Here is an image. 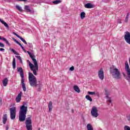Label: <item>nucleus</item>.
<instances>
[{"label":"nucleus","mask_w":130,"mask_h":130,"mask_svg":"<svg viewBox=\"0 0 130 130\" xmlns=\"http://www.w3.org/2000/svg\"><path fill=\"white\" fill-rule=\"evenodd\" d=\"M16 57H17L18 59H19V60H20L21 59H22V58L20 56H16Z\"/></svg>","instance_id":"obj_36"},{"label":"nucleus","mask_w":130,"mask_h":130,"mask_svg":"<svg viewBox=\"0 0 130 130\" xmlns=\"http://www.w3.org/2000/svg\"><path fill=\"white\" fill-rule=\"evenodd\" d=\"M0 22L4 25V26L6 28H9V25H8V23L7 22H5L4 20H2V19L0 18Z\"/></svg>","instance_id":"obj_19"},{"label":"nucleus","mask_w":130,"mask_h":130,"mask_svg":"<svg viewBox=\"0 0 130 130\" xmlns=\"http://www.w3.org/2000/svg\"><path fill=\"white\" fill-rule=\"evenodd\" d=\"M0 47H5V45L3 43L0 42Z\"/></svg>","instance_id":"obj_35"},{"label":"nucleus","mask_w":130,"mask_h":130,"mask_svg":"<svg viewBox=\"0 0 130 130\" xmlns=\"http://www.w3.org/2000/svg\"><path fill=\"white\" fill-rule=\"evenodd\" d=\"M112 77L115 80H120L121 79V74L117 68L113 67L110 70Z\"/></svg>","instance_id":"obj_4"},{"label":"nucleus","mask_w":130,"mask_h":130,"mask_svg":"<svg viewBox=\"0 0 130 130\" xmlns=\"http://www.w3.org/2000/svg\"><path fill=\"white\" fill-rule=\"evenodd\" d=\"M15 7H16L17 10H18L19 12H22V8L21 7H20L18 5H16Z\"/></svg>","instance_id":"obj_27"},{"label":"nucleus","mask_w":130,"mask_h":130,"mask_svg":"<svg viewBox=\"0 0 130 130\" xmlns=\"http://www.w3.org/2000/svg\"><path fill=\"white\" fill-rule=\"evenodd\" d=\"M85 8L86 9H92V8H94V6L91 3H87L85 5Z\"/></svg>","instance_id":"obj_17"},{"label":"nucleus","mask_w":130,"mask_h":130,"mask_svg":"<svg viewBox=\"0 0 130 130\" xmlns=\"http://www.w3.org/2000/svg\"><path fill=\"white\" fill-rule=\"evenodd\" d=\"M88 94L89 95H95V92L88 91Z\"/></svg>","instance_id":"obj_32"},{"label":"nucleus","mask_w":130,"mask_h":130,"mask_svg":"<svg viewBox=\"0 0 130 130\" xmlns=\"http://www.w3.org/2000/svg\"><path fill=\"white\" fill-rule=\"evenodd\" d=\"M98 76L102 81L104 80V71H103V69H101L99 71Z\"/></svg>","instance_id":"obj_11"},{"label":"nucleus","mask_w":130,"mask_h":130,"mask_svg":"<svg viewBox=\"0 0 130 130\" xmlns=\"http://www.w3.org/2000/svg\"><path fill=\"white\" fill-rule=\"evenodd\" d=\"M86 17V13L85 12H81L80 14V18L82 20L83 19H84V18Z\"/></svg>","instance_id":"obj_22"},{"label":"nucleus","mask_w":130,"mask_h":130,"mask_svg":"<svg viewBox=\"0 0 130 130\" xmlns=\"http://www.w3.org/2000/svg\"><path fill=\"white\" fill-rule=\"evenodd\" d=\"M12 66H13V68L14 69H16V58H13V59Z\"/></svg>","instance_id":"obj_23"},{"label":"nucleus","mask_w":130,"mask_h":130,"mask_svg":"<svg viewBox=\"0 0 130 130\" xmlns=\"http://www.w3.org/2000/svg\"><path fill=\"white\" fill-rule=\"evenodd\" d=\"M19 39H20V40H21V41H22V42H23L24 44H27V42H26V40H25L23 38H22V37H21Z\"/></svg>","instance_id":"obj_30"},{"label":"nucleus","mask_w":130,"mask_h":130,"mask_svg":"<svg viewBox=\"0 0 130 130\" xmlns=\"http://www.w3.org/2000/svg\"><path fill=\"white\" fill-rule=\"evenodd\" d=\"M86 99H87V100H88L89 101H90V102H92V98H90V95H87L85 96Z\"/></svg>","instance_id":"obj_26"},{"label":"nucleus","mask_w":130,"mask_h":130,"mask_svg":"<svg viewBox=\"0 0 130 130\" xmlns=\"http://www.w3.org/2000/svg\"><path fill=\"white\" fill-rule=\"evenodd\" d=\"M73 88L75 91L76 92H77V93H80V92H81V91L80 90V88H79V87L78 86L75 85Z\"/></svg>","instance_id":"obj_20"},{"label":"nucleus","mask_w":130,"mask_h":130,"mask_svg":"<svg viewBox=\"0 0 130 130\" xmlns=\"http://www.w3.org/2000/svg\"><path fill=\"white\" fill-rule=\"evenodd\" d=\"M125 70L127 72V75L128 76V81L130 82V69L129 65H128V62L126 61L125 62Z\"/></svg>","instance_id":"obj_9"},{"label":"nucleus","mask_w":130,"mask_h":130,"mask_svg":"<svg viewBox=\"0 0 130 130\" xmlns=\"http://www.w3.org/2000/svg\"><path fill=\"white\" fill-rule=\"evenodd\" d=\"M17 44H18V45H19V46H20V47L21 48H22V47H23V46L22 45V44H21V43H20V42H18V43H17Z\"/></svg>","instance_id":"obj_40"},{"label":"nucleus","mask_w":130,"mask_h":130,"mask_svg":"<svg viewBox=\"0 0 130 130\" xmlns=\"http://www.w3.org/2000/svg\"><path fill=\"white\" fill-rule=\"evenodd\" d=\"M28 110V107L25 106V105H22L20 108L19 112V120L21 122L26 120V114H27V111Z\"/></svg>","instance_id":"obj_3"},{"label":"nucleus","mask_w":130,"mask_h":130,"mask_svg":"<svg viewBox=\"0 0 130 130\" xmlns=\"http://www.w3.org/2000/svg\"><path fill=\"white\" fill-rule=\"evenodd\" d=\"M3 124H6V123H7V120H8V115L7 114H5L3 115Z\"/></svg>","instance_id":"obj_15"},{"label":"nucleus","mask_w":130,"mask_h":130,"mask_svg":"<svg viewBox=\"0 0 130 130\" xmlns=\"http://www.w3.org/2000/svg\"><path fill=\"white\" fill-rule=\"evenodd\" d=\"M105 94L106 95V97L107 99V103L109 105L112 102L111 98L108 97V95H109V93H108V91L106 90H105Z\"/></svg>","instance_id":"obj_13"},{"label":"nucleus","mask_w":130,"mask_h":130,"mask_svg":"<svg viewBox=\"0 0 130 130\" xmlns=\"http://www.w3.org/2000/svg\"><path fill=\"white\" fill-rule=\"evenodd\" d=\"M20 60V62H21V63H22L23 62L22 61V59H20V60Z\"/></svg>","instance_id":"obj_47"},{"label":"nucleus","mask_w":130,"mask_h":130,"mask_svg":"<svg viewBox=\"0 0 130 130\" xmlns=\"http://www.w3.org/2000/svg\"><path fill=\"white\" fill-rule=\"evenodd\" d=\"M17 44H18V45H19V46H20V47L21 48H22V47H23V46L22 45V44H21V43H20V42H18V43H17Z\"/></svg>","instance_id":"obj_39"},{"label":"nucleus","mask_w":130,"mask_h":130,"mask_svg":"<svg viewBox=\"0 0 130 130\" xmlns=\"http://www.w3.org/2000/svg\"><path fill=\"white\" fill-rule=\"evenodd\" d=\"M19 2H27L28 0H15Z\"/></svg>","instance_id":"obj_43"},{"label":"nucleus","mask_w":130,"mask_h":130,"mask_svg":"<svg viewBox=\"0 0 130 130\" xmlns=\"http://www.w3.org/2000/svg\"><path fill=\"white\" fill-rule=\"evenodd\" d=\"M27 53L29 55L30 57L31 58L34 64L31 63V62L29 61V60H27V62H28V66L30 67V71H32L34 75L35 76H37V71L39 70L38 68V63L37 62V60L34 57V56H32V54H31V52L29 51H27Z\"/></svg>","instance_id":"obj_1"},{"label":"nucleus","mask_w":130,"mask_h":130,"mask_svg":"<svg viewBox=\"0 0 130 130\" xmlns=\"http://www.w3.org/2000/svg\"><path fill=\"white\" fill-rule=\"evenodd\" d=\"M8 82H9V80H8V78H5L3 80L2 83H3V86H4V87H6V86L8 85Z\"/></svg>","instance_id":"obj_18"},{"label":"nucleus","mask_w":130,"mask_h":130,"mask_svg":"<svg viewBox=\"0 0 130 130\" xmlns=\"http://www.w3.org/2000/svg\"><path fill=\"white\" fill-rule=\"evenodd\" d=\"M125 41L128 44H130V33L128 31L125 32L124 35Z\"/></svg>","instance_id":"obj_10"},{"label":"nucleus","mask_w":130,"mask_h":130,"mask_svg":"<svg viewBox=\"0 0 130 130\" xmlns=\"http://www.w3.org/2000/svg\"><path fill=\"white\" fill-rule=\"evenodd\" d=\"M91 114L93 117H98L99 116V114H98V110L97 107L93 106L91 108Z\"/></svg>","instance_id":"obj_8"},{"label":"nucleus","mask_w":130,"mask_h":130,"mask_svg":"<svg viewBox=\"0 0 130 130\" xmlns=\"http://www.w3.org/2000/svg\"><path fill=\"white\" fill-rule=\"evenodd\" d=\"M6 130H8V129H9V128H10V126H9V125H6Z\"/></svg>","instance_id":"obj_44"},{"label":"nucleus","mask_w":130,"mask_h":130,"mask_svg":"<svg viewBox=\"0 0 130 130\" xmlns=\"http://www.w3.org/2000/svg\"><path fill=\"white\" fill-rule=\"evenodd\" d=\"M5 51V49L4 48H0V51Z\"/></svg>","instance_id":"obj_46"},{"label":"nucleus","mask_w":130,"mask_h":130,"mask_svg":"<svg viewBox=\"0 0 130 130\" xmlns=\"http://www.w3.org/2000/svg\"><path fill=\"white\" fill-rule=\"evenodd\" d=\"M17 44H18V45H19V46H20V47L21 48H22V47H23V46L22 45V44H21V43H20V42H18V43H17Z\"/></svg>","instance_id":"obj_41"},{"label":"nucleus","mask_w":130,"mask_h":130,"mask_svg":"<svg viewBox=\"0 0 130 130\" xmlns=\"http://www.w3.org/2000/svg\"><path fill=\"white\" fill-rule=\"evenodd\" d=\"M14 35H15V36H17L18 37V38H20L21 37V36H19L18 34L14 33Z\"/></svg>","instance_id":"obj_38"},{"label":"nucleus","mask_w":130,"mask_h":130,"mask_svg":"<svg viewBox=\"0 0 130 130\" xmlns=\"http://www.w3.org/2000/svg\"><path fill=\"white\" fill-rule=\"evenodd\" d=\"M9 49H10V50H11L12 52H13V53H14V54L18 55V53L17 52V51H16L15 50H14V49L10 48Z\"/></svg>","instance_id":"obj_29"},{"label":"nucleus","mask_w":130,"mask_h":130,"mask_svg":"<svg viewBox=\"0 0 130 130\" xmlns=\"http://www.w3.org/2000/svg\"><path fill=\"white\" fill-rule=\"evenodd\" d=\"M24 9L26 10V11L28 12L29 13L31 12V10L30 9V7H29V6L28 5H25L24 6Z\"/></svg>","instance_id":"obj_24"},{"label":"nucleus","mask_w":130,"mask_h":130,"mask_svg":"<svg viewBox=\"0 0 130 130\" xmlns=\"http://www.w3.org/2000/svg\"><path fill=\"white\" fill-rule=\"evenodd\" d=\"M21 100H22V92L21 91L16 96L15 101L17 103H19V102H21Z\"/></svg>","instance_id":"obj_12"},{"label":"nucleus","mask_w":130,"mask_h":130,"mask_svg":"<svg viewBox=\"0 0 130 130\" xmlns=\"http://www.w3.org/2000/svg\"><path fill=\"white\" fill-rule=\"evenodd\" d=\"M117 23L119 24H121V19H120V18H118L117 19Z\"/></svg>","instance_id":"obj_33"},{"label":"nucleus","mask_w":130,"mask_h":130,"mask_svg":"<svg viewBox=\"0 0 130 130\" xmlns=\"http://www.w3.org/2000/svg\"><path fill=\"white\" fill-rule=\"evenodd\" d=\"M73 112H74V109L72 110Z\"/></svg>","instance_id":"obj_49"},{"label":"nucleus","mask_w":130,"mask_h":130,"mask_svg":"<svg viewBox=\"0 0 130 130\" xmlns=\"http://www.w3.org/2000/svg\"><path fill=\"white\" fill-rule=\"evenodd\" d=\"M10 118L11 119L14 120L16 118V112L17 110H16V107H14L10 109Z\"/></svg>","instance_id":"obj_7"},{"label":"nucleus","mask_w":130,"mask_h":130,"mask_svg":"<svg viewBox=\"0 0 130 130\" xmlns=\"http://www.w3.org/2000/svg\"><path fill=\"white\" fill-rule=\"evenodd\" d=\"M124 130H130V127L128 125H125L124 127Z\"/></svg>","instance_id":"obj_31"},{"label":"nucleus","mask_w":130,"mask_h":130,"mask_svg":"<svg viewBox=\"0 0 130 130\" xmlns=\"http://www.w3.org/2000/svg\"><path fill=\"white\" fill-rule=\"evenodd\" d=\"M38 130H40V128H39Z\"/></svg>","instance_id":"obj_50"},{"label":"nucleus","mask_w":130,"mask_h":130,"mask_svg":"<svg viewBox=\"0 0 130 130\" xmlns=\"http://www.w3.org/2000/svg\"><path fill=\"white\" fill-rule=\"evenodd\" d=\"M0 40H3V41H4L8 46H11V44L9 43V41L5 38L0 36Z\"/></svg>","instance_id":"obj_14"},{"label":"nucleus","mask_w":130,"mask_h":130,"mask_svg":"<svg viewBox=\"0 0 130 130\" xmlns=\"http://www.w3.org/2000/svg\"><path fill=\"white\" fill-rule=\"evenodd\" d=\"M17 72L20 74V76L21 78V86L22 87L23 91L26 92V85H25V79H24V71L22 67L17 68Z\"/></svg>","instance_id":"obj_5"},{"label":"nucleus","mask_w":130,"mask_h":130,"mask_svg":"<svg viewBox=\"0 0 130 130\" xmlns=\"http://www.w3.org/2000/svg\"><path fill=\"white\" fill-rule=\"evenodd\" d=\"M74 70H75V68L73 66L70 68V71H73Z\"/></svg>","instance_id":"obj_37"},{"label":"nucleus","mask_w":130,"mask_h":130,"mask_svg":"<svg viewBox=\"0 0 130 130\" xmlns=\"http://www.w3.org/2000/svg\"><path fill=\"white\" fill-rule=\"evenodd\" d=\"M28 80L29 82V85L31 87H37L38 86L40 88L42 87V82L40 80L38 81L36 77L31 72L28 73Z\"/></svg>","instance_id":"obj_2"},{"label":"nucleus","mask_w":130,"mask_h":130,"mask_svg":"<svg viewBox=\"0 0 130 130\" xmlns=\"http://www.w3.org/2000/svg\"><path fill=\"white\" fill-rule=\"evenodd\" d=\"M87 130H93V127H92V125L90 123L87 125Z\"/></svg>","instance_id":"obj_25"},{"label":"nucleus","mask_w":130,"mask_h":130,"mask_svg":"<svg viewBox=\"0 0 130 130\" xmlns=\"http://www.w3.org/2000/svg\"><path fill=\"white\" fill-rule=\"evenodd\" d=\"M2 99H0V103H2Z\"/></svg>","instance_id":"obj_48"},{"label":"nucleus","mask_w":130,"mask_h":130,"mask_svg":"<svg viewBox=\"0 0 130 130\" xmlns=\"http://www.w3.org/2000/svg\"><path fill=\"white\" fill-rule=\"evenodd\" d=\"M48 107L49 108V112H51V111H52V108H53L52 102L50 101L49 102Z\"/></svg>","instance_id":"obj_16"},{"label":"nucleus","mask_w":130,"mask_h":130,"mask_svg":"<svg viewBox=\"0 0 130 130\" xmlns=\"http://www.w3.org/2000/svg\"><path fill=\"white\" fill-rule=\"evenodd\" d=\"M129 18V13H127V15L125 17V20H124L125 23H127V22H128Z\"/></svg>","instance_id":"obj_21"},{"label":"nucleus","mask_w":130,"mask_h":130,"mask_svg":"<svg viewBox=\"0 0 130 130\" xmlns=\"http://www.w3.org/2000/svg\"><path fill=\"white\" fill-rule=\"evenodd\" d=\"M13 40H14V41H15L16 42V43H17V44H18V43H19V41H18L15 39H14Z\"/></svg>","instance_id":"obj_42"},{"label":"nucleus","mask_w":130,"mask_h":130,"mask_svg":"<svg viewBox=\"0 0 130 130\" xmlns=\"http://www.w3.org/2000/svg\"><path fill=\"white\" fill-rule=\"evenodd\" d=\"M22 50H23V51H24V52H26V50H25V48H24V47H23L22 48Z\"/></svg>","instance_id":"obj_45"},{"label":"nucleus","mask_w":130,"mask_h":130,"mask_svg":"<svg viewBox=\"0 0 130 130\" xmlns=\"http://www.w3.org/2000/svg\"><path fill=\"white\" fill-rule=\"evenodd\" d=\"M126 118H127V120H128L129 121H130V114L127 115L126 116Z\"/></svg>","instance_id":"obj_34"},{"label":"nucleus","mask_w":130,"mask_h":130,"mask_svg":"<svg viewBox=\"0 0 130 130\" xmlns=\"http://www.w3.org/2000/svg\"><path fill=\"white\" fill-rule=\"evenodd\" d=\"M60 3H61V2L59 0H56V1L53 2V4H54V5H57L58 4H60Z\"/></svg>","instance_id":"obj_28"},{"label":"nucleus","mask_w":130,"mask_h":130,"mask_svg":"<svg viewBox=\"0 0 130 130\" xmlns=\"http://www.w3.org/2000/svg\"><path fill=\"white\" fill-rule=\"evenodd\" d=\"M25 127L27 130H32V116H29L25 120Z\"/></svg>","instance_id":"obj_6"}]
</instances>
